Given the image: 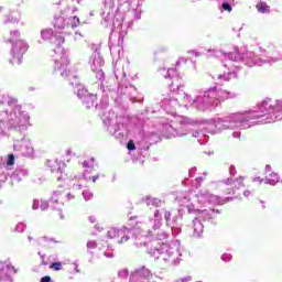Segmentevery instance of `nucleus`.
I'll list each match as a JSON object with an SVG mask.
<instances>
[{"label": "nucleus", "instance_id": "obj_45", "mask_svg": "<svg viewBox=\"0 0 282 282\" xmlns=\"http://www.w3.org/2000/svg\"><path fill=\"white\" fill-rule=\"evenodd\" d=\"M131 12L134 15L135 21H140V19H142V10L141 9H135Z\"/></svg>", "mask_w": 282, "mask_h": 282}, {"label": "nucleus", "instance_id": "obj_35", "mask_svg": "<svg viewBox=\"0 0 282 282\" xmlns=\"http://www.w3.org/2000/svg\"><path fill=\"white\" fill-rule=\"evenodd\" d=\"M109 48H110V54H111L112 58H119L122 47H120V45L116 46V45L110 44Z\"/></svg>", "mask_w": 282, "mask_h": 282}, {"label": "nucleus", "instance_id": "obj_17", "mask_svg": "<svg viewBox=\"0 0 282 282\" xmlns=\"http://www.w3.org/2000/svg\"><path fill=\"white\" fill-rule=\"evenodd\" d=\"M75 85H76L75 94H77V98L80 99L82 105L86 109H91V107L96 105V100H98L96 95L89 93V90H87V88H85L83 84H78L75 82Z\"/></svg>", "mask_w": 282, "mask_h": 282}, {"label": "nucleus", "instance_id": "obj_32", "mask_svg": "<svg viewBox=\"0 0 282 282\" xmlns=\"http://www.w3.org/2000/svg\"><path fill=\"white\" fill-rule=\"evenodd\" d=\"M19 21H20V18L17 11H12L9 14H6L3 19L4 25H8V23H19Z\"/></svg>", "mask_w": 282, "mask_h": 282}, {"label": "nucleus", "instance_id": "obj_60", "mask_svg": "<svg viewBox=\"0 0 282 282\" xmlns=\"http://www.w3.org/2000/svg\"><path fill=\"white\" fill-rule=\"evenodd\" d=\"M104 256L107 257V259H112L113 253L112 252H105Z\"/></svg>", "mask_w": 282, "mask_h": 282}, {"label": "nucleus", "instance_id": "obj_10", "mask_svg": "<svg viewBox=\"0 0 282 282\" xmlns=\"http://www.w3.org/2000/svg\"><path fill=\"white\" fill-rule=\"evenodd\" d=\"M195 124H197L196 121H193L187 117H183L178 123L163 124L162 134L169 140H171L172 138H184V135H188V133H192L193 127Z\"/></svg>", "mask_w": 282, "mask_h": 282}, {"label": "nucleus", "instance_id": "obj_59", "mask_svg": "<svg viewBox=\"0 0 282 282\" xmlns=\"http://www.w3.org/2000/svg\"><path fill=\"white\" fill-rule=\"evenodd\" d=\"M39 256H40L41 259H42L43 265H47V262H45V254H41V252H39Z\"/></svg>", "mask_w": 282, "mask_h": 282}, {"label": "nucleus", "instance_id": "obj_23", "mask_svg": "<svg viewBox=\"0 0 282 282\" xmlns=\"http://www.w3.org/2000/svg\"><path fill=\"white\" fill-rule=\"evenodd\" d=\"M47 166L51 167V171L53 173L57 174V182L67 180V175L65 173V162L58 161V159L50 160V161H47Z\"/></svg>", "mask_w": 282, "mask_h": 282}, {"label": "nucleus", "instance_id": "obj_5", "mask_svg": "<svg viewBox=\"0 0 282 282\" xmlns=\"http://www.w3.org/2000/svg\"><path fill=\"white\" fill-rule=\"evenodd\" d=\"M282 120V99L267 98L258 104V110L242 112V129H250L253 124H270Z\"/></svg>", "mask_w": 282, "mask_h": 282}, {"label": "nucleus", "instance_id": "obj_55", "mask_svg": "<svg viewBox=\"0 0 282 282\" xmlns=\"http://www.w3.org/2000/svg\"><path fill=\"white\" fill-rule=\"evenodd\" d=\"M195 173H197V167L194 166V167L189 169V171H188L189 177H194Z\"/></svg>", "mask_w": 282, "mask_h": 282}, {"label": "nucleus", "instance_id": "obj_7", "mask_svg": "<svg viewBox=\"0 0 282 282\" xmlns=\"http://www.w3.org/2000/svg\"><path fill=\"white\" fill-rule=\"evenodd\" d=\"M101 18V25L105 28H112L110 39L112 34H118V39H124L129 28L133 25V22L124 24V12H122V7H118L116 12H113V6L111 3L105 4Z\"/></svg>", "mask_w": 282, "mask_h": 282}, {"label": "nucleus", "instance_id": "obj_56", "mask_svg": "<svg viewBox=\"0 0 282 282\" xmlns=\"http://www.w3.org/2000/svg\"><path fill=\"white\" fill-rule=\"evenodd\" d=\"M52 278L50 275H45L41 279V282H51Z\"/></svg>", "mask_w": 282, "mask_h": 282}, {"label": "nucleus", "instance_id": "obj_2", "mask_svg": "<svg viewBox=\"0 0 282 282\" xmlns=\"http://www.w3.org/2000/svg\"><path fill=\"white\" fill-rule=\"evenodd\" d=\"M153 237L155 238L151 242L145 241L147 236L137 237L134 246H137V248L147 246L148 253L150 257H153V259L170 263V265H180V261H182V245L180 240H175L171 245L164 243V241L169 239V234L160 229L155 231Z\"/></svg>", "mask_w": 282, "mask_h": 282}, {"label": "nucleus", "instance_id": "obj_50", "mask_svg": "<svg viewBox=\"0 0 282 282\" xmlns=\"http://www.w3.org/2000/svg\"><path fill=\"white\" fill-rule=\"evenodd\" d=\"M39 208H41V202L34 199L33 205H32V209L33 210H39Z\"/></svg>", "mask_w": 282, "mask_h": 282}, {"label": "nucleus", "instance_id": "obj_61", "mask_svg": "<svg viewBox=\"0 0 282 282\" xmlns=\"http://www.w3.org/2000/svg\"><path fill=\"white\" fill-rule=\"evenodd\" d=\"M88 220L90 221V224H96V217L95 216H89Z\"/></svg>", "mask_w": 282, "mask_h": 282}, {"label": "nucleus", "instance_id": "obj_51", "mask_svg": "<svg viewBox=\"0 0 282 282\" xmlns=\"http://www.w3.org/2000/svg\"><path fill=\"white\" fill-rule=\"evenodd\" d=\"M101 175H100V173H98L93 177L90 176V180H93V183L96 184V182H98V180H100V177H105V174H101Z\"/></svg>", "mask_w": 282, "mask_h": 282}, {"label": "nucleus", "instance_id": "obj_18", "mask_svg": "<svg viewBox=\"0 0 282 282\" xmlns=\"http://www.w3.org/2000/svg\"><path fill=\"white\" fill-rule=\"evenodd\" d=\"M224 186L227 195H234L235 199L241 195L238 191H241L246 185L243 184V176H239L238 178H227L220 182Z\"/></svg>", "mask_w": 282, "mask_h": 282}, {"label": "nucleus", "instance_id": "obj_53", "mask_svg": "<svg viewBox=\"0 0 282 282\" xmlns=\"http://www.w3.org/2000/svg\"><path fill=\"white\" fill-rule=\"evenodd\" d=\"M229 173L232 177H235V175H237V167H235V165H230Z\"/></svg>", "mask_w": 282, "mask_h": 282}, {"label": "nucleus", "instance_id": "obj_11", "mask_svg": "<svg viewBox=\"0 0 282 282\" xmlns=\"http://www.w3.org/2000/svg\"><path fill=\"white\" fill-rule=\"evenodd\" d=\"M195 109L198 111H213L215 107H219L217 99V86L210 87L206 90H199L196 98L193 100Z\"/></svg>", "mask_w": 282, "mask_h": 282}, {"label": "nucleus", "instance_id": "obj_21", "mask_svg": "<svg viewBox=\"0 0 282 282\" xmlns=\"http://www.w3.org/2000/svg\"><path fill=\"white\" fill-rule=\"evenodd\" d=\"M196 199L198 204H200L202 206H206V204L221 205L225 203L224 199H221V197L215 194H212L207 189H200L196 194Z\"/></svg>", "mask_w": 282, "mask_h": 282}, {"label": "nucleus", "instance_id": "obj_14", "mask_svg": "<svg viewBox=\"0 0 282 282\" xmlns=\"http://www.w3.org/2000/svg\"><path fill=\"white\" fill-rule=\"evenodd\" d=\"M163 217L167 228H171L173 237H178V235H182V219H184V209H178V214L176 216H173L171 212L164 209Z\"/></svg>", "mask_w": 282, "mask_h": 282}, {"label": "nucleus", "instance_id": "obj_6", "mask_svg": "<svg viewBox=\"0 0 282 282\" xmlns=\"http://www.w3.org/2000/svg\"><path fill=\"white\" fill-rule=\"evenodd\" d=\"M41 39H43V41H51L53 45H56V48H54L53 52L59 56V58L55 59V74H59L62 78H68L72 87H74L75 83L72 82V78H76V76L69 73V58H67V52L65 48L61 47V45L65 43V36L61 33L54 34L52 29H44L41 31Z\"/></svg>", "mask_w": 282, "mask_h": 282}, {"label": "nucleus", "instance_id": "obj_44", "mask_svg": "<svg viewBox=\"0 0 282 282\" xmlns=\"http://www.w3.org/2000/svg\"><path fill=\"white\" fill-rule=\"evenodd\" d=\"M40 208L41 210H47V208H52V205H50V200H41Z\"/></svg>", "mask_w": 282, "mask_h": 282}, {"label": "nucleus", "instance_id": "obj_49", "mask_svg": "<svg viewBox=\"0 0 282 282\" xmlns=\"http://www.w3.org/2000/svg\"><path fill=\"white\" fill-rule=\"evenodd\" d=\"M127 149L128 151H135L137 150L135 143L132 140H130L127 144Z\"/></svg>", "mask_w": 282, "mask_h": 282}, {"label": "nucleus", "instance_id": "obj_9", "mask_svg": "<svg viewBox=\"0 0 282 282\" xmlns=\"http://www.w3.org/2000/svg\"><path fill=\"white\" fill-rule=\"evenodd\" d=\"M194 100L195 99H193V97L186 93H178L177 97L167 95L161 99V108L163 111L173 116L177 107H185L186 109L193 107L195 109V104H193Z\"/></svg>", "mask_w": 282, "mask_h": 282}, {"label": "nucleus", "instance_id": "obj_25", "mask_svg": "<svg viewBox=\"0 0 282 282\" xmlns=\"http://www.w3.org/2000/svg\"><path fill=\"white\" fill-rule=\"evenodd\" d=\"M264 173V184H269L270 186H276V184H279L281 176L279 173L272 171L271 165H265Z\"/></svg>", "mask_w": 282, "mask_h": 282}, {"label": "nucleus", "instance_id": "obj_40", "mask_svg": "<svg viewBox=\"0 0 282 282\" xmlns=\"http://www.w3.org/2000/svg\"><path fill=\"white\" fill-rule=\"evenodd\" d=\"M94 169H86L83 173V177L86 182H90L91 180V173H93Z\"/></svg>", "mask_w": 282, "mask_h": 282}, {"label": "nucleus", "instance_id": "obj_13", "mask_svg": "<svg viewBox=\"0 0 282 282\" xmlns=\"http://www.w3.org/2000/svg\"><path fill=\"white\" fill-rule=\"evenodd\" d=\"M11 36L9 39V43H12L11 48V56L12 59H9V63L11 65H21L23 63V54L28 52V48L30 47L28 43L23 40H19L21 36V33L19 30L11 31Z\"/></svg>", "mask_w": 282, "mask_h": 282}, {"label": "nucleus", "instance_id": "obj_29", "mask_svg": "<svg viewBox=\"0 0 282 282\" xmlns=\"http://www.w3.org/2000/svg\"><path fill=\"white\" fill-rule=\"evenodd\" d=\"M216 98L218 100V105H220L221 102H224V100H230L232 98H237V94L232 91L224 90V89H218L216 87Z\"/></svg>", "mask_w": 282, "mask_h": 282}, {"label": "nucleus", "instance_id": "obj_24", "mask_svg": "<svg viewBox=\"0 0 282 282\" xmlns=\"http://www.w3.org/2000/svg\"><path fill=\"white\" fill-rule=\"evenodd\" d=\"M150 229L148 230L149 237H153L162 228V213L160 209L154 210L153 217L149 218Z\"/></svg>", "mask_w": 282, "mask_h": 282}, {"label": "nucleus", "instance_id": "obj_8", "mask_svg": "<svg viewBox=\"0 0 282 282\" xmlns=\"http://www.w3.org/2000/svg\"><path fill=\"white\" fill-rule=\"evenodd\" d=\"M188 215H193V213L196 215L193 219V230L194 237H202L204 235V228L208 226H217V215H219L221 212L219 209H195V206L193 205H186Z\"/></svg>", "mask_w": 282, "mask_h": 282}, {"label": "nucleus", "instance_id": "obj_26", "mask_svg": "<svg viewBox=\"0 0 282 282\" xmlns=\"http://www.w3.org/2000/svg\"><path fill=\"white\" fill-rule=\"evenodd\" d=\"M104 65H105V58H102V55L100 54V50L96 48L90 57L91 70L96 72Z\"/></svg>", "mask_w": 282, "mask_h": 282}, {"label": "nucleus", "instance_id": "obj_58", "mask_svg": "<svg viewBox=\"0 0 282 282\" xmlns=\"http://www.w3.org/2000/svg\"><path fill=\"white\" fill-rule=\"evenodd\" d=\"M80 39H83V35L80 33H75L74 40L75 41H80Z\"/></svg>", "mask_w": 282, "mask_h": 282}, {"label": "nucleus", "instance_id": "obj_31", "mask_svg": "<svg viewBox=\"0 0 282 282\" xmlns=\"http://www.w3.org/2000/svg\"><path fill=\"white\" fill-rule=\"evenodd\" d=\"M143 202L147 206H154V208H160V206H162V199L158 197L145 196Z\"/></svg>", "mask_w": 282, "mask_h": 282}, {"label": "nucleus", "instance_id": "obj_57", "mask_svg": "<svg viewBox=\"0 0 282 282\" xmlns=\"http://www.w3.org/2000/svg\"><path fill=\"white\" fill-rule=\"evenodd\" d=\"M232 138H236L237 140H239V138H241V132L239 131L232 132Z\"/></svg>", "mask_w": 282, "mask_h": 282}, {"label": "nucleus", "instance_id": "obj_16", "mask_svg": "<svg viewBox=\"0 0 282 282\" xmlns=\"http://www.w3.org/2000/svg\"><path fill=\"white\" fill-rule=\"evenodd\" d=\"M13 151H17L22 158H34L32 141L25 137L13 140Z\"/></svg>", "mask_w": 282, "mask_h": 282}, {"label": "nucleus", "instance_id": "obj_20", "mask_svg": "<svg viewBox=\"0 0 282 282\" xmlns=\"http://www.w3.org/2000/svg\"><path fill=\"white\" fill-rule=\"evenodd\" d=\"M129 282H153V272L147 267H140L130 273Z\"/></svg>", "mask_w": 282, "mask_h": 282}, {"label": "nucleus", "instance_id": "obj_48", "mask_svg": "<svg viewBox=\"0 0 282 282\" xmlns=\"http://www.w3.org/2000/svg\"><path fill=\"white\" fill-rule=\"evenodd\" d=\"M221 261H225V263H228L229 261H232V254L230 253H224L221 257H220Z\"/></svg>", "mask_w": 282, "mask_h": 282}, {"label": "nucleus", "instance_id": "obj_54", "mask_svg": "<svg viewBox=\"0 0 282 282\" xmlns=\"http://www.w3.org/2000/svg\"><path fill=\"white\" fill-rule=\"evenodd\" d=\"M28 241L33 246H36L39 243V240L34 239L32 236H28Z\"/></svg>", "mask_w": 282, "mask_h": 282}, {"label": "nucleus", "instance_id": "obj_46", "mask_svg": "<svg viewBox=\"0 0 282 282\" xmlns=\"http://www.w3.org/2000/svg\"><path fill=\"white\" fill-rule=\"evenodd\" d=\"M119 279H127L129 276V270L122 269L118 272Z\"/></svg>", "mask_w": 282, "mask_h": 282}, {"label": "nucleus", "instance_id": "obj_22", "mask_svg": "<svg viewBox=\"0 0 282 282\" xmlns=\"http://www.w3.org/2000/svg\"><path fill=\"white\" fill-rule=\"evenodd\" d=\"M0 282H14L12 274H17L19 270L12 265V262L4 261L0 262Z\"/></svg>", "mask_w": 282, "mask_h": 282}, {"label": "nucleus", "instance_id": "obj_4", "mask_svg": "<svg viewBox=\"0 0 282 282\" xmlns=\"http://www.w3.org/2000/svg\"><path fill=\"white\" fill-rule=\"evenodd\" d=\"M207 56H212L214 58H219L227 69H241V65H246V67H261L262 65H272V63H276L278 61H282V57H268L263 58L254 52H226L221 48H209L207 50Z\"/></svg>", "mask_w": 282, "mask_h": 282}, {"label": "nucleus", "instance_id": "obj_43", "mask_svg": "<svg viewBox=\"0 0 282 282\" xmlns=\"http://www.w3.org/2000/svg\"><path fill=\"white\" fill-rule=\"evenodd\" d=\"M51 269L55 270V272H58L59 270H63V263L62 262H53L51 264Z\"/></svg>", "mask_w": 282, "mask_h": 282}, {"label": "nucleus", "instance_id": "obj_12", "mask_svg": "<svg viewBox=\"0 0 282 282\" xmlns=\"http://www.w3.org/2000/svg\"><path fill=\"white\" fill-rule=\"evenodd\" d=\"M78 9L76 7H67L63 15L55 17L53 21V25L55 30H58L59 32L65 30H74L80 25V19L75 15V12Z\"/></svg>", "mask_w": 282, "mask_h": 282}, {"label": "nucleus", "instance_id": "obj_62", "mask_svg": "<svg viewBox=\"0 0 282 282\" xmlns=\"http://www.w3.org/2000/svg\"><path fill=\"white\" fill-rule=\"evenodd\" d=\"M73 188H75L76 191H80V188H83V185L80 184H74Z\"/></svg>", "mask_w": 282, "mask_h": 282}, {"label": "nucleus", "instance_id": "obj_47", "mask_svg": "<svg viewBox=\"0 0 282 282\" xmlns=\"http://www.w3.org/2000/svg\"><path fill=\"white\" fill-rule=\"evenodd\" d=\"M86 246L88 250H96L98 248V243L95 240L88 241Z\"/></svg>", "mask_w": 282, "mask_h": 282}, {"label": "nucleus", "instance_id": "obj_63", "mask_svg": "<svg viewBox=\"0 0 282 282\" xmlns=\"http://www.w3.org/2000/svg\"><path fill=\"white\" fill-rule=\"evenodd\" d=\"M253 182H259V184H263V180L261 177H254Z\"/></svg>", "mask_w": 282, "mask_h": 282}, {"label": "nucleus", "instance_id": "obj_34", "mask_svg": "<svg viewBox=\"0 0 282 282\" xmlns=\"http://www.w3.org/2000/svg\"><path fill=\"white\" fill-rule=\"evenodd\" d=\"M192 135L193 138H198L199 144H206V142H208V135L202 134L199 131L193 132Z\"/></svg>", "mask_w": 282, "mask_h": 282}, {"label": "nucleus", "instance_id": "obj_52", "mask_svg": "<svg viewBox=\"0 0 282 282\" xmlns=\"http://www.w3.org/2000/svg\"><path fill=\"white\" fill-rule=\"evenodd\" d=\"M189 281H193V276L191 275H187L185 278H182L180 280H176L175 282H189Z\"/></svg>", "mask_w": 282, "mask_h": 282}, {"label": "nucleus", "instance_id": "obj_41", "mask_svg": "<svg viewBox=\"0 0 282 282\" xmlns=\"http://www.w3.org/2000/svg\"><path fill=\"white\" fill-rule=\"evenodd\" d=\"M28 228V226L24 223H19L15 228L14 231L15 232H25V229Z\"/></svg>", "mask_w": 282, "mask_h": 282}, {"label": "nucleus", "instance_id": "obj_15", "mask_svg": "<svg viewBox=\"0 0 282 282\" xmlns=\"http://www.w3.org/2000/svg\"><path fill=\"white\" fill-rule=\"evenodd\" d=\"M72 199H76V196H74L72 193H68L63 188L55 189L51 195L50 206L53 210H59L61 213L65 206V202H72Z\"/></svg>", "mask_w": 282, "mask_h": 282}, {"label": "nucleus", "instance_id": "obj_30", "mask_svg": "<svg viewBox=\"0 0 282 282\" xmlns=\"http://www.w3.org/2000/svg\"><path fill=\"white\" fill-rule=\"evenodd\" d=\"M30 175V171L24 167H19L14 170V172L11 174L12 182H22V180H25Z\"/></svg>", "mask_w": 282, "mask_h": 282}, {"label": "nucleus", "instance_id": "obj_38", "mask_svg": "<svg viewBox=\"0 0 282 282\" xmlns=\"http://www.w3.org/2000/svg\"><path fill=\"white\" fill-rule=\"evenodd\" d=\"M206 177H208V172H204L203 176H198L195 178V187L199 188L202 186V183L204 182V180H206Z\"/></svg>", "mask_w": 282, "mask_h": 282}, {"label": "nucleus", "instance_id": "obj_42", "mask_svg": "<svg viewBox=\"0 0 282 282\" xmlns=\"http://www.w3.org/2000/svg\"><path fill=\"white\" fill-rule=\"evenodd\" d=\"M83 197L85 199V202H89V199L94 198V193H91V191L86 189L83 192Z\"/></svg>", "mask_w": 282, "mask_h": 282}, {"label": "nucleus", "instance_id": "obj_39", "mask_svg": "<svg viewBox=\"0 0 282 282\" xmlns=\"http://www.w3.org/2000/svg\"><path fill=\"white\" fill-rule=\"evenodd\" d=\"M96 162V159L91 158L89 161H84L82 163V166L84 169H94V163Z\"/></svg>", "mask_w": 282, "mask_h": 282}, {"label": "nucleus", "instance_id": "obj_33", "mask_svg": "<svg viewBox=\"0 0 282 282\" xmlns=\"http://www.w3.org/2000/svg\"><path fill=\"white\" fill-rule=\"evenodd\" d=\"M256 8L260 14H270V6L264 1H260Z\"/></svg>", "mask_w": 282, "mask_h": 282}, {"label": "nucleus", "instance_id": "obj_27", "mask_svg": "<svg viewBox=\"0 0 282 282\" xmlns=\"http://www.w3.org/2000/svg\"><path fill=\"white\" fill-rule=\"evenodd\" d=\"M131 237H133V229L122 227L117 231V243H127Z\"/></svg>", "mask_w": 282, "mask_h": 282}, {"label": "nucleus", "instance_id": "obj_1", "mask_svg": "<svg viewBox=\"0 0 282 282\" xmlns=\"http://www.w3.org/2000/svg\"><path fill=\"white\" fill-rule=\"evenodd\" d=\"M93 72H95L97 80L100 82L98 86H100V90L104 94L100 104H96L95 108L100 110V119L102 120L105 127H107L110 135H113L116 140L122 142V140H124V138H129V134L131 133V130L129 129V119L124 117L118 118L113 111L108 110L109 96L110 98H113L116 102H118V98H120V96H126L129 98V100H131V102H138L135 99L138 88L127 80V73L124 72L121 73L115 70L117 80L121 77L118 87L116 85H108V83L105 80V72H102L100 68Z\"/></svg>", "mask_w": 282, "mask_h": 282}, {"label": "nucleus", "instance_id": "obj_37", "mask_svg": "<svg viewBox=\"0 0 282 282\" xmlns=\"http://www.w3.org/2000/svg\"><path fill=\"white\" fill-rule=\"evenodd\" d=\"M118 228L112 227L107 231L108 239H118Z\"/></svg>", "mask_w": 282, "mask_h": 282}, {"label": "nucleus", "instance_id": "obj_64", "mask_svg": "<svg viewBox=\"0 0 282 282\" xmlns=\"http://www.w3.org/2000/svg\"><path fill=\"white\" fill-rule=\"evenodd\" d=\"M251 194H252V192H250V191H248V189H246V191L243 192V196H245V197H250Z\"/></svg>", "mask_w": 282, "mask_h": 282}, {"label": "nucleus", "instance_id": "obj_28", "mask_svg": "<svg viewBox=\"0 0 282 282\" xmlns=\"http://www.w3.org/2000/svg\"><path fill=\"white\" fill-rule=\"evenodd\" d=\"M228 69H229L228 73L218 74L216 76H213V80H215L219 85V83H228V80H230V78H237V72L235 70L237 68L234 67V68H228Z\"/></svg>", "mask_w": 282, "mask_h": 282}, {"label": "nucleus", "instance_id": "obj_36", "mask_svg": "<svg viewBox=\"0 0 282 282\" xmlns=\"http://www.w3.org/2000/svg\"><path fill=\"white\" fill-rule=\"evenodd\" d=\"M14 154H9L6 162V169H8V171H12V169H14Z\"/></svg>", "mask_w": 282, "mask_h": 282}, {"label": "nucleus", "instance_id": "obj_3", "mask_svg": "<svg viewBox=\"0 0 282 282\" xmlns=\"http://www.w3.org/2000/svg\"><path fill=\"white\" fill-rule=\"evenodd\" d=\"M4 122L15 133H23L30 127V115L22 111L19 100L9 95H0V140L6 138Z\"/></svg>", "mask_w": 282, "mask_h": 282}, {"label": "nucleus", "instance_id": "obj_19", "mask_svg": "<svg viewBox=\"0 0 282 282\" xmlns=\"http://www.w3.org/2000/svg\"><path fill=\"white\" fill-rule=\"evenodd\" d=\"M161 76L164 78H171L172 83L170 85L171 91L175 94V91H180V87H182V77L180 76V73H177V69L175 68H169L165 70L164 68L159 70Z\"/></svg>", "mask_w": 282, "mask_h": 282}]
</instances>
